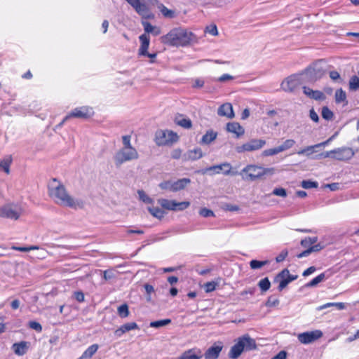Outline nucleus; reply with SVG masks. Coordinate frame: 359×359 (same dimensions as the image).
Listing matches in <instances>:
<instances>
[{"instance_id":"obj_1","label":"nucleus","mask_w":359,"mask_h":359,"mask_svg":"<svg viewBox=\"0 0 359 359\" xmlns=\"http://www.w3.org/2000/svg\"><path fill=\"white\" fill-rule=\"evenodd\" d=\"M48 193L50 197L58 205L74 209L83 207V202L75 200L69 195L65 186L55 178H53L48 184Z\"/></svg>"},{"instance_id":"obj_2","label":"nucleus","mask_w":359,"mask_h":359,"mask_svg":"<svg viewBox=\"0 0 359 359\" xmlns=\"http://www.w3.org/2000/svg\"><path fill=\"white\" fill-rule=\"evenodd\" d=\"M196 39L194 33L181 27L171 29L162 37L164 43L173 46H187L196 42Z\"/></svg>"},{"instance_id":"obj_3","label":"nucleus","mask_w":359,"mask_h":359,"mask_svg":"<svg viewBox=\"0 0 359 359\" xmlns=\"http://www.w3.org/2000/svg\"><path fill=\"white\" fill-rule=\"evenodd\" d=\"M257 348L255 340L249 334H244L237 339L236 343L231 348L229 357L231 359L238 358L243 351H252Z\"/></svg>"},{"instance_id":"obj_4","label":"nucleus","mask_w":359,"mask_h":359,"mask_svg":"<svg viewBox=\"0 0 359 359\" xmlns=\"http://www.w3.org/2000/svg\"><path fill=\"white\" fill-rule=\"evenodd\" d=\"M355 152L350 147H342L317 155L316 159L330 158L340 161H347L353 158Z\"/></svg>"},{"instance_id":"obj_5","label":"nucleus","mask_w":359,"mask_h":359,"mask_svg":"<svg viewBox=\"0 0 359 359\" xmlns=\"http://www.w3.org/2000/svg\"><path fill=\"white\" fill-rule=\"evenodd\" d=\"M138 158L139 154L135 147H122L114 156L115 164L117 166L128 161L137 160Z\"/></svg>"},{"instance_id":"obj_6","label":"nucleus","mask_w":359,"mask_h":359,"mask_svg":"<svg viewBox=\"0 0 359 359\" xmlns=\"http://www.w3.org/2000/svg\"><path fill=\"white\" fill-rule=\"evenodd\" d=\"M304 79L303 73L292 74L282 81L281 89L285 92L292 93L303 83Z\"/></svg>"},{"instance_id":"obj_7","label":"nucleus","mask_w":359,"mask_h":359,"mask_svg":"<svg viewBox=\"0 0 359 359\" xmlns=\"http://www.w3.org/2000/svg\"><path fill=\"white\" fill-rule=\"evenodd\" d=\"M22 212V207L17 203H8L0 208V217L17 220Z\"/></svg>"},{"instance_id":"obj_8","label":"nucleus","mask_w":359,"mask_h":359,"mask_svg":"<svg viewBox=\"0 0 359 359\" xmlns=\"http://www.w3.org/2000/svg\"><path fill=\"white\" fill-rule=\"evenodd\" d=\"M178 135L172 130H158L155 134V142L157 145H166L177 142Z\"/></svg>"},{"instance_id":"obj_9","label":"nucleus","mask_w":359,"mask_h":359,"mask_svg":"<svg viewBox=\"0 0 359 359\" xmlns=\"http://www.w3.org/2000/svg\"><path fill=\"white\" fill-rule=\"evenodd\" d=\"M262 167L256 165H248L239 173L245 180L254 181L262 177Z\"/></svg>"},{"instance_id":"obj_10","label":"nucleus","mask_w":359,"mask_h":359,"mask_svg":"<svg viewBox=\"0 0 359 359\" xmlns=\"http://www.w3.org/2000/svg\"><path fill=\"white\" fill-rule=\"evenodd\" d=\"M266 141L262 139H252L249 142L236 147V151L241 154L246 151H253L262 149Z\"/></svg>"},{"instance_id":"obj_11","label":"nucleus","mask_w":359,"mask_h":359,"mask_svg":"<svg viewBox=\"0 0 359 359\" xmlns=\"http://www.w3.org/2000/svg\"><path fill=\"white\" fill-rule=\"evenodd\" d=\"M210 172H212L213 173H215V174H219L221 172H223V173L225 175H236L238 174V172H231V165L229 163H224L220 165H212V166L206 168L205 169H204L201 171V172L203 174H207Z\"/></svg>"},{"instance_id":"obj_12","label":"nucleus","mask_w":359,"mask_h":359,"mask_svg":"<svg viewBox=\"0 0 359 359\" xmlns=\"http://www.w3.org/2000/svg\"><path fill=\"white\" fill-rule=\"evenodd\" d=\"M93 114L91 107L83 106L74 109L68 115L65 117V121L70 118H88Z\"/></svg>"},{"instance_id":"obj_13","label":"nucleus","mask_w":359,"mask_h":359,"mask_svg":"<svg viewBox=\"0 0 359 359\" xmlns=\"http://www.w3.org/2000/svg\"><path fill=\"white\" fill-rule=\"evenodd\" d=\"M323 336L320 330H316L310 332H305L298 334L297 339L303 344H309L318 340Z\"/></svg>"},{"instance_id":"obj_14","label":"nucleus","mask_w":359,"mask_h":359,"mask_svg":"<svg viewBox=\"0 0 359 359\" xmlns=\"http://www.w3.org/2000/svg\"><path fill=\"white\" fill-rule=\"evenodd\" d=\"M323 74V69L318 67L317 64L306 68L303 72L304 78L308 79L310 81H316L320 79Z\"/></svg>"},{"instance_id":"obj_15","label":"nucleus","mask_w":359,"mask_h":359,"mask_svg":"<svg viewBox=\"0 0 359 359\" xmlns=\"http://www.w3.org/2000/svg\"><path fill=\"white\" fill-rule=\"evenodd\" d=\"M134 10L142 18H149V10L144 3H142L140 0H126Z\"/></svg>"},{"instance_id":"obj_16","label":"nucleus","mask_w":359,"mask_h":359,"mask_svg":"<svg viewBox=\"0 0 359 359\" xmlns=\"http://www.w3.org/2000/svg\"><path fill=\"white\" fill-rule=\"evenodd\" d=\"M222 348L223 344L221 341L215 342L205 351L204 354L205 359H217Z\"/></svg>"},{"instance_id":"obj_17","label":"nucleus","mask_w":359,"mask_h":359,"mask_svg":"<svg viewBox=\"0 0 359 359\" xmlns=\"http://www.w3.org/2000/svg\"><path fill=\"white\" fill-rule=\"evenodd\" d=\"M303 93L309 98L315 100H323L325 99L324 93L320 90H313L311 88L304 86Z\"/></svg>"},{"instance_id":"obj_18","label":"nucleus","mask_w":359,"mask_h":359,"mask_svg":"<svg viewBox=\"0 0 359 359\" xmlns=\"http://www.w3.org/2000/svg\"><path fill=\"white\" fill-rule=\"evenodd\" d=\"M217 114L220 116H226L229 118L234 117L233 107L230 103L222 104L218 109Z\"/></svg>"},{"instance_id":"obj_19","label":"nucleus","mask_w":359,"mask_h":359,"mask_svg":"<svg viewBox=\"0 0 359 359\" xmlns=\"http://www.w3.org/2000/svg\"><path fill=\"white\" fill-rule=\"evenodd\" d=\"M138 329V325L135 322L128 323L121 325L119 328L115 330L114 334L116 337H121L126 332H129L133 330Z\"/></svg>"},{"instance_id":"obj_20","label":"nucleus","mask_w":359,"mask_h":359,"mask_svg":"<svg viewBox=\"0 0 359 359\" xmlns=\"http://www.w3.org/2000/svg\"><path fill=\"white\" fill-rule=\"evenodd\" d=\"M202 157L203 152L201 148H195L192 150H189L183 156L185 161H196Z\"/></svg>"},{"instance_id":"obj_21","label":"nucleus","mask_w":359,"mask_h":359,"mask_svg":"<svg viewBox=\"0 0 359 359\" xmlns=\"http://www.w3.org/2000/svg\"><path fill=\"white\" fill-rule=\"evenodd\" d=\"M201 351L192 348L184 351L177 359H201Z\"/></svg>"},{"instance_id":"obj_22","label":"nucleus","mask_w":359,"mask_h":359,"mask_svg":"<svg viewBox=\"0 0 359 359\" xmlns=\"http://www.w3.org/2000/svg\"><path fill=\"white\" fill-rule=\"evenodd\" d=\"M140 41L141 42V46L139 49V55H146L147 54V50L149 46V37L146 34H142L139 37Z\"/></svg>"},{"instance_id":"obj_23","label":"nucleus","mask_w":359,"mask_h":359,"mask_svg":"<svg viewBox=\"0 0 359 359\" xmlns=\"http://www.w3.org/2000/svg\"><path fill=\"white\" fill-rule=\"evenodd\" d=\"M226 130L229 133H232L236 135V137H238L244 134L243 128L238 123H229L226 125Z\"/></svg>"},{"instance_id":"obj_24","label":"nucleus","mask_w":359,"mask_h":359,"mask_svg":"<svg viewBox=\"0 0 359 359\" xmlns=\"http://www.w3.org/2000/svg\"><path fill=\"white\" fill-rule=\"evenodd\" d=\"M175 123L177 125L186 129L191 128L192 126L191 121L189 118L184 117L182 114H178L175 116Z\"/></svg>"},{"instance_id":"obj_25","label":"nucleus","mask_w":359,"mask_h":359,"mask_svg":"<svg viewBox=\"0 0 359 359\" xmlns=\"http://www.w3.org/2000/svg\"><path fill=\"white\" fill-rule=\"evenodd\" d=\"M190 182L191 180L189 178H182L173 182L172 192L184 189Z\"/></svg>"},{"instance_id":"obj_26","label":"nucleus","mask_w":359,"mask_h":359,"mask_svg":"<svg viewBox=\"0 0 359 359\" xmlns=\"http://www.w3.org/2000/svg\"><path fill=\"white\" fill-rule=\"evenodd\" d=\"M217 133L214 132L213 130H208L202 137L200 143L204 144H209L217 138Z\"/></svg>"},{"instance_id":"obj_27","label":"nucleus","mask_w":359,"mask_h":359,"mask_svg":"<svg viewBox=\"0 0 359 359\" xmlns=\"http://www.w3.org/2000/svg\"><path fill=\"white\" fill-rule=\"evenodd\" d=\"M27 348V342L25 341L15 343L13 345V351L18 355H23L24 354H25Z\"/></svg>"},{"instance_id":"obj_28","label":"nucleus","mask_w":359,"mask_h":359,"mask_svg":"<svg viewBox=\"0 0 359 359\" xmlns=\"http://www.w3.org/2000/svg\"><path fill=\"white\" fill-rule=\"evenodd\" d=\"M12 163V157L10 155H8L0 159V168L6 173H10V166Z\"/></svg>"},{"instance_id":"obj_29","label":"nucleus","mask_w":359,"mask_h":359,"mask_svg":"<svg viewBox=\"0 0 359 359\" xmlns=\"http://www.w3.org/2000/svg\"><path fill=\"white\" fill-rule=\"evenodd\" d=\"M99 346L96 344L90 346L82 354L79 359L90 358L98 350Z\"/></svg>"},{"instance_id":"obj_30","label":"nucleus","mask_w":359,"mask_h":359,"mask_svg":"<svg viewBox=\"0 0 359 359\" xmlns=\"http://www.w3.org/2000/svg\"><path fill=\"white\" fill-rule=\"evenodd\" d=\"M148 211L154 217L157 219H162L165 215V212L158 207H148Z\"/></svg>"},{"instance_id":"obj_31","label":"nucleus","mask_w":359,"mask_h":359,"mask_svg":"<svg viewBox=\"0 0 359 359\" xmlns=\"http://www.w3.org/2000/svg\"><path fill=\"white\" fill-rule=\"evenodd\" d=\"M11 249L16 250V251H20V252H29V251L34 250H42L43 251L44 254L47 253L46 250L41 248L38 245H30L28 247H18V246L13 245L11 247Z\"/></svg>"},{"instance_id":"obj_32","label":"nucleus","mask_w":359,"mask_h":359,"mask_svg":"<svg viewBox=\"0 0 359 359\" xmlns=\"http://www.w3.org/2000/svg\"><path fill=\"white\" fill-rule=\"evenodd\" d=\"M190 205V203L189 201H183V202H177L173 200V210L172 211H182Z\"/></svg>"},{"instance_id":"obj_33","label":"nucleus","mask_w":359,"mask_h":359,"mask_svg":"<svg viewBox=\"0 0 359 359\" xmlns=\"http://www.w3.org/2000/svg\"><path fill=\"white\" fill-rule=\"evenodd\" d=\"M316 149H318V147H316L315 145L308 146L303 149H301L297 151L298 155H305L306 156H310L312 154L317 151Z\"/></svg>"},{"instance_id":"obj_34","label":"nucleus","mask_w":359,"mask_h":359,"mask_svg":"<svg viewBox=\"0 0 359 359\" xmlns=\"http://www.w3.org/2000/svg\"><path fill=\"white\" fill-rule=\"evenodd\" d=\"M297 277L298 276L297 275H290V272H288V276H287V279L283 280L280 283L278 287V290L279 291L283 290L290 282L296 280L297 278Z\"/></svg>"},{"instance_id":"obj_35","label":"nucleus","mask_w":359,"mask_h":359,"mask_svg":"<svg viewBox=\"0 0 359 359\" xmlns=\"http://www.w3.org/2000/svg\"><path fill=\"white\" fill-rule=\"evenodd\" d=\"M137 194L139 199L143 203L147 204H153L154 203V199L149 197L143 190H138Z\"/></svg>"},{"instance_id":"obj_36","label":"nucleus","mask_w":359,"mask_h":359,"mask_svg":"<svg viewBox=\"0 0 359 359\" xmlns=\"http://www.w3.org/2000/svg\"><path fill=\"white\" fill-rule=\"evenodd\" d=\"M158 203L161 206L168 210H173V200H168L165 198H160L158 200Z\"/></svg>"},{"instance_id":"obj_37","label":"nucleus","mask_w":359,"mask_h":359,"mask_svg":"<svg viewBox=\"0 0 359 359\" xmlns=\"http://www.w3.org/2000/svg\"><path fill=\"white\" fill-rule=\"evenodd\" d=\"M321 115L322 117L327 121H331L334 117L333 112L326 106L322 108Z\"/></svg>"},{"instance_id":"obj_38","label":"nucleus","mask_w":359,"mask_h":359,"mask_svg":"<svg viewBox=\"0 0 359 359\" xmlns=\"http://www.w3.org/2000/svg\"><path fill=\"white\" fill-rule=\"evenodd\" d=\"M171 323L170 319H164L156 321H153L150 323V327L154 328H158L161 327L165 326Z\"/></svg>"},{"instance_id":"obj_39","label":"nucleus","mask_w":359,"mask_h":359,"mask_svg":"<svg viewBox=\"0 0 359 359\" xmlns=\"http://www.w3.org/2000/svg\"><path fill=\"white\" fill-rule=\"evenodd\" d=\"M346 99V94L341 88L335 92V101L337 103L345 102Z\"/></svg>"},{"instance_id":"obj_40","label":"nucleus","mask_w":359,"mask_h":359,"mask_svg":"<svg viewBox=\"0 0 359 359\" xmlns=\"http://www.w3.org/2000/svg\"><path fill=\"white\" fill-rule=\"evenodd\" d=\"M325 273H322L317 276L316 278L312 279L309 283H307L308 287H314L317 285L318 283H321L325 280Z\"/></svg>"},{"instance_id":"obj_41","label":"nucleus","mask_w":359,"mask_h":359,"mask_svg":"<svg viewBox=\"0 0 359 359\" xmlns=\"http://www.w3.org/2000/svg\"><path fill=\"white\" fill-rule=\"evenodd\" d=\"M258 285L262 292H266L270 288L271 283L268 278H264L259 280Z\"/></svg>"},{"instance_id":"obj_42","label":"nucleus","mask_w":359,"mask_h":359,"mask_svg":"<svg viewBox=\"0 0 359 359\" xmlns=\"http://www.w3.org/2000/svg\"><path fill=\"white\" fill-rule=\"evenodd\" d=\"M349 88L351 90H356L359 88V78L357 76H353L349 81Z\"/></svg>"},{"instance_id":"obj_43","label":"nucleus","mask_w":359,"mask_h":359,"mask_svg":"<svg viewBox=\"0 0 359 359\" xmlns=\"http://www.w3.org/2000/svg\"><path fill=\"white\" fill-rule=\"evenodd\" d=\"M268 263V261H258L253 259L250 261V266L252 269H258L265 266Z\"/></svg>"},{"instance_id":"obj_44","label":"nucleus","mask_w":359,"mask_h":359,"mask_svg":"<svg viewBox=\"0 0 359 359\" xmlns=\"http://www.w3.org/2000/svg\"><path fill=\"white\" fill-rule=\"evenodd\" d=\"M301 185L304 189H309L311 188H317L318 187V183L311 180H303Z\"/></svg>"},{"instance_id":"obj_45","label":"nucleus","mask_w":359,"mask_h":359,"mask_svg":"<svg viewBox=\"0 0 359 359\" xmlns=\"http://www.w3.org/2000/svg\"><path fill=\"white\" fill-rule=\"evenodd\" d=\"M118 313L121 318H126L129 315L128 307L124 304L118 308Z\"/></svg>"},{"instance_id":"obj_46","label":"nucleus","mask_w":359,"mask_h":359,"mask_svg":"<svg viewBox=\"0 0 359 359\" xmlns=\"http://www.w3.org/2000/svg\"><path fill=\"white\" fill-rule=\"evenodd\" d=\"M288 272L289 271L287 269H283L276 276L275 281L280 283L281 280L287 279L288 276Z\"/></svg>"},{"instance_id":"obj_47","label":"nucleus","mask_w":359,"mask_h":359,"mask_svg":"<svg viewBox=\"0 0 359 359\" xmlns=\"http://www.w3.org/2000/svg\"><path fill=\"white\" fill-rule=\"evenodd\" d=\"M173 182L168 180L162 182L159 184V187L164 190H169L172 191Z\"/></svg>"},{"instance_id":"obj_48","label":"nucleus","mask_w":359,"mask_h":359,"mask_svg":"<svg viewBox=\"0 0 359 359\" xmlns=\"http://www.w3.org/2000/svg\"><path fill=\"white\" fill-rule=\"evenodd\" d=\"M199 215L203 217H210L215 216L213 211L206 208H201L199 211Z\"/></svg>"},{"instance_id":"obj_49","label":"nucleus","mask_w":359,"mask_h":359,"mask_svg":"<svg viewBox=\"0 0 359 359\" xmlns=\"http://www.w3.org/2000/svg\"><path fill=\"white\" fill-rule=\"evenodd\" d=\"M217 283L214 281L208 282L204 284V290L206 292H211L216 288Z\"/></svg>"},{"instance_id":"obj_50","label":"nucleus","mask_w":359,"mask_h":359,"mask_svg":"<svg viewBox=\"0 0 359 359\" xmlns=\"http://www.w3.org/2000/svg\"><path fill=\"white\" fill-rule=\"evenodd\" d=\"M158 8L161 10V12L165 17L172 18L173 15V12L171 10L167 8L164 5L161 4Z\"/></svg>"},{"instance_id":"obj_51","label":"nucleus","mask_w":359,"mask_h":359,"mask_svg":"<svg viewBox=\"0 0 359 359\" xmlns=\"http://www.w3.org/2000/svg\"><path fill=\"white\" fill-rule=\"evenodd\" d=\"M29 327L38 332H41L42 331V326L40 323L36 321H30L29 323Z\"/></svg>"},{"instance_id":"obj_52","label":"nucleus","mask_w":359,"mask_h":359,"mask_svg":"<svg viewBox=\"0 0 359 359\" xmlns=\"http://www.w3.org/2000/svg\"><path fill=\"white\" fill-rule=\"evenodd\" d=\"M131 137L130 135H123L122 137V142H123V147H133L130 142Z\"/></svg>"},{"instance_id":"obj_53","label":"nucleus","mask_w":359,"mask_h":359,"mask_svg":"<svg viewBox=\"0 0 359 359\" xmlns=\"http://www.w3.org/2000/svg\"><path fill=\"white\" fill-rule=\"evenodd\" d=\"M115 273L111 270H106L103 271V278L105 280H109L114 278Z\"/></svg>"},{"instance_id":"obj_54","label":"nucleus","mask_w":359,"mask_h":359,"mask_svg":"<svg viewBox=\"0 0 359 359\" xmlns=\"http://www.w3.org/2000/svg\"><path fill=\"white\" fill-rule=\"evenodd\" d=\"M276 154H278V153H277V151L275 147L271 148V149H265L262 153V155L263 156H274Z\"/></svg>"},{"instance_id":"obj_55","label":"nucleus","mask_w":359,"mask_h":359,"mask_svg":"<svg viewBox=\"0 0 359 359\" xmlns=\"http://www.w3.org/2000/svg\"><path fill=\"white\" fill-rule=\"evenodd\" d=\"M273 194L281 197H285L287 196L286 191L283 188H276L273 191Z\"/></svg>"},{"instance_id":"obj_56","label":"nucleus","mask_w":359,"mask_h":359,"mask_svg":"<svg viewBox=\"0 0 359 359\" xmlns=\"http://www.w3.org/2000/svg\"><path fill=\"white\" fill-rule=\"evenodd\" d=\"M144 289H145L146 292H147V295H148V297H147V301H150V300H151V297H150V295H151V294L152 292H154V287H153L151 285H149V284H145V285H144Z\"/></svg>"},{"instance_id":"obj_57","label":"nucleus","mask_w":359,"mask_h":359,"mask_svg":"<svg viewBox=\"0 0 359 359\" xmlns=\"http://www.w3.org/2000/svg\"><path fill=\"white\" fill-rule=\"evenodd\" d=\"M278 304H279V300L278 299L273 298L272 297H270L268 299V301L266 302V305L267 306H275L278 305Z\"/></svg>"},{"instance_id":"obj_58","label":"nucleus","mask_w":359,"mask_h":359,"mask_svg":"<svg viewBox=\"0 0 359 359\" xmlns=\"http://www.w3.org/2000/svg\"><path fill=\"white\" fill-rule=\"evenodd\" d=\"M309 117L313 121L316 123H318L319 121V116L313 109H310Z\"/></svg>"},{"instance_id":"obj_59","label":"nucleus","mask_w":359,"mask_h":359,"mask_svg":"<svg viewBox=\"0 0 359 359\" xmlns=\"http://www.w3.org/2000/svg\"><path fill=\"white\" fill-rule=\"evenodd\" d=\"M295 144V141L294 140H292V139H288V140H286L283 143V146L285 149V150L287 149H289L290 148H292Z\"/></svg>"},{"instance_id":"obj_60","label":"nucleus","mask_w":359,"mask_h":359,"mask_svg":"<svg viewBox=\"0 0 359 359\" xmlns=\"http://www.w3.org/2000/svg\"><path fill=\"white\" fill-rule=\"evenodd\" d=\"M142 25L144 28V31L147 33H151L154 30V27L148 22H143Z\"/></svg>"},{"instance_id":"obj_61","label":"nucleus","mask_w":359,"mask_h":359,"mask_svg":"<svg viewBox=\"0 0 359 359\" xmlns=\"http://www.w3.org/2000/svg\"><path fill=\"white\" fill-rule=\"evenodd\" d=\"M74 297L79 302H83L84 301V294L81 291L75 292Z\"/></svg>"},{"instance_id":"obj_62","label":"nucleus","mask_w":359,"mask_h":359,"mask_svg":"<svg viewBox=\"0 0 359 359\" xmlns=\"http://www.w3.org/2000/svg\"><path fill=\"white\" fill-rule=\"evenodd\" d=\"M233 79V77L228 74H224L219 77L217 81L219 82H226L229 80Z\"/></svg>"},{"instance_id":"obj_63","label":"nucleus","mask_w":359,"mask_h":359,"mask_svg":"<svg viewBox=\"0 0 359 359\" xmlns=\"http://www.w3.org/2000/svg\"><path fill=\"white\" fill-rule=\"evenodd\" d=\"M182 156V151L180 149H174L171 153V157L173 159H179Z\"/></svg>"},{"instance_id":"obj_64","label":"nucleus","mask_w":359,"mask_h":359,"mask_svg":"<svg viewBox=\"0 0 359 359\" xmlns=\"http://www.w3.org/2000/svg\"><path fill=\"white\" fill-rule=\"evenodd\" d=\"M286 357L287 353L285 351H281L271 359H286Z\"/></svg>"}]
</instances>
